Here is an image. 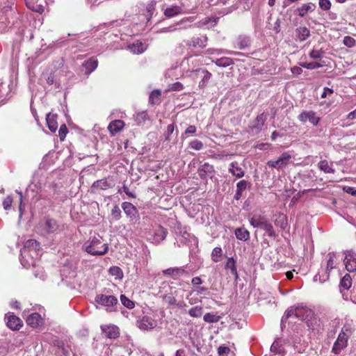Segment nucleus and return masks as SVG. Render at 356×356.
I'll list each match as a JSON object with an SVG mask.
<instances>
[{
	"mask_svg": "<svg viewBox=\"0 0 356 356\" xmlns=\"http://www.w3.org/2000/svg\"><path fill=\"white\" fill-rule=\"evenodd\" d=\"M120 300L122 304L127 309H131L135 307V303L125 295L122 294L120 296Z\"/></svg>",
	"mask_w": 356,
	"mask_h": 356,
	"instance_id": "53",
	"label": "nucleus"
},
{
	"mask_svg": "<svg viewBox=\"0 0 356 356\" xmlns=\"http://www.w3.org/2000/svg\"><path fill=\"white\" fill-rule=\"evenodd\" d=\"M270 351L276 354H281L284 352V347L280 339H277L270 346Z\"/></svg>",
	"mask_w": 356,
	"mask_h": 356,
	"instance_id": "48",
	"label": "nucleus"
},
{
	"mask_svg": "<svg viewBox=\"0 0 356 356\" xmlns=\"http://www.w3.org/2000/svg\"><path fill=\"white\" fill-rule=\"evenodd\" d=\"M198 175L201 179L212 178L215 175V170L213 165L206 162L201 165L197 170Z\"/></svg>",
	"mask_w": 356,
	"mask_h": 356,
	"instance_id": "14",
	"label": "nucleus"
},
{
	"mask_svg": "<svg viewBox=\"0 0 356 356\" xmlns=\"http://www.w3.org/2000/svg\"><path fill=\"white\" fill-rule=\"evenodd\" d=\"M266 120V115L264 113L258 115L254 120L250 122L249 131L253 134H259L262 130Z\"/></svg>",
	"mask_w": 356,
	"mask_h": 356,
	"instance_id": "9",
	"label": "nucleus"
},
{
	"mask_svg": "<svg viewBox=\"0 0 356 356\" xmlns=\"http://www.w3.org/2000/svg\"><path fill=\"white\" fill-rule=\"evenodd\" d=\"M250 186L251 184L249 181L245 179L239 181L236 184V189L234 195V199L236 200H239L243 196V193Z\"/></svg>",
	"mask_w": 356,
	"mask_h": 356,
	"instance_id": "25",
	"label": "nucleus"
},
{
	"mask_svg": "<svg viewBox=\"0 0 356 356\" xmlns=\"http://www.w3.org/2000/svg\"><path fill=\"white\" fill-rule=\"evenodd\" d=\"M156 7V2L152 1L149 3H148L146 6V11L149 17H152L154 14Z\"/></svg>",
	"mask_w": 356,
	"mask_h": 356,
	"instance_id": "63",
	"label": "nucleus"
},
{
	"mask_svg": "<svg viewBox=\"0 0 356 356\" xmlns=\"http://www.w3.org/2000/svg\"><path fill=\"white\" fill-rule=\"evenodd\" d=\"M325 51L322 49H313L310 51L309 56V58L314 60L321 59L324 56Z\"/></svg>",
	"mask_w": 356,
	"mask_h": 356,
	"instance_id": "51",
	"label": "nucleus"
},
{
	"mask_svg": "<svg viewBox=\"0 0 356 356\" xmlns=\"http://www.w3.org/2000/svg\"><path fill=\"white\" fill-rule=\"evenodd\" d=\"M108 245L102 242L100 236H93L85 243L83 249L91 255H104L108 251Z\"/></svg>",
	"mask_w": 356,
	"mask_h": 356,
	"instance_id": "4",
	"label": "nucleus"
},
{
	"mask_svg": "<svg viewBox=\"0 0 356 356\" xmlns=\"http://www.w3.org/2000/svg\"><path fill=\"white\" fill-rule=\"evenodd\" d=\"M235 236L238 240L247 241L250 239V232L245 227H238L235 229Z\"/></svg>",
	"mask_w": 356,
	"mask_h": 356,
	"instance_id": "37",
	"label": "nucleus"
},
{
	"mask_svg": "<svg viewBox=\"0 0 356 356\" xmlns=\"http://www.w3.org/2000/svg\"><path fill=\"white\" fill-rule=\"evenodd\" d=\"M122 217V212L118 205H115L111 209V220L117 221Z\"/></svg>",
	"mask_w": 356,
	"mask_h": 356,
	"instance_id": "49",
	"label": "nucleus"
},
{
	"mask_svg": "<svg viewBox=\"0 0 356 356\" xmlns=\"http://www.w3.org/2000/svg\"><path fill=\"white\" fill-rule=\"evenodd\" d=\"M220 316L213 313H207L204 314L203 319L207 323H217L220 320Z\"/></svg>",
	"mask_w": 356,
	"mask_h": 356,
	"instance_id": "54",
	"label": "nucleus"
},
{
	"mask_svg": "<svg viewBox=\"0 0 356 356\" xmlns=\"http://www.w3.org/2000/svg\"><path fill=\"white\" fill-rule=\"evenodd\" d=\"M208 38L206 35L200 36H193L186 42V44L188 47L193 48H204L207 45Z\"/></svg>",
	"mask_w": 356,
	"mask_h": 356,
	"instance_id": "13",
	"label": "nucleus"
},
{
	"mask_svg": "<svg viewBox=\"0 0 356 356\" xmlns=\"http://www.w3.org/2000/svg\"><path fill=\"white\" fill-rule=\"evenodd\" d=\"M190 8H186L184 3H181V6L172 5L164 10V15L167 17H173L179 14L184 13L189 10Z\"/></svg>",
	"mask_w": 356,
	"mask_h": 356,
	"instance_id": "19",
	"label": "nucleus"
},
{
	"mask_svg": "<svg viewBox=\"0 0 356 356\" xmlns=\"http://www.w3.org/2000/svg\"><path fill=\"white\" fill-rule=\"evenodd\" d=\"M67 133V128L66 125L62 124L60 127V129L58 131V134H59L60 140H63L65 139Z\"/></svg>",
	"mask_w": 356,
	"mask_h": 356,
	"instance_id": "64",
	"label": "nucleus"
},
{
	"mask_svg": "<svg viewBox=\"0 0 356 356\" xmlns=\"http://www.w3.org/2000/svg\"><path fill=\"white\" fill-rule=\"evenodd\" d=\"M163 300L169 305L175 306L177 304L176 298L172 295H165L163 296Z\"/></svg>",
	"mask_w": 356,
	"mask_h": 356,
	"instance_id": "61",
	"label": "nucleus"
},
{
	"mask_svg": "<svg viewBox=\"0 0 356 356\" xmlns=\"http://www.w3.org/2000/svg\"><path fill=\"white\" fill-rule=\"evenodd\" d=\"M42 230L47 234H55L59 230V225L56 220L47 218L42 225Z\"/></svg>",
	"mask_w": 356,
	"mask_h": 356,
	"instance_id": "17",
	"label": "nucleus"
},
{
	"mask_svg": "<svg viewBox=\"0 0 356 356\" xmlns=\"http://www.w3.org/2000/svg\"><path fill=\"white\" fill-rule=\"evenodd\" d=\"M327 257H328V259L326 261V266L325 269L330 272L332 269L336 268V253L334 252H329Z\"/></svg>",
	"mask_w": 356,
	"mask_h": 356,
	"instance_id": "43",
	"label": "nucleus"
},
{
	"mask_svg": "<svg viewBox=\"0 0 356 356\" xmlns=\"http://www.w3.org/2000/svg\"><path fill=\"white\" fill-rule=\"evenodd\" d=\"M186 273L184 266L169 268L163 270L165 275L171 276L173 279L177 280Z\"/></svg>",
	"mask_w": 356,
	"mask_h": 356,
	"instance_id": "26",
	"label": "nucleus"
},
{
	"mask_svg": "<svg viewBox=\"0 0 356 356\" xmlns=\"http://www.w3.org/2000/svg\"><path fill=\"white\" fill-rule=\"evenodd\" d=\"M318 168L325 173H334L335 170L332 163H329L327 160H321L318 164Z\"/></svg>",
	"mask_w": 356,
	"mask_h": 356,
	"instance_id": "39",
	"label": "nucleus"
},
{
	"mask_svg": "<svg viewBox=\"0 0 356 356\" xmlns=\"http://www.w3.org/2000/svg\"><path fill=\"white\" fill-rule=\"evenodd\" d=\"M156 321L150 316H144L136 321L137 327L141 330H149L156 326Z\"/></svg>",
	"mask_w": 356,
	"mask_h": 356,
	"instance_id": "15",
	"label": "nucleus"
},
{
	"mask_svg": "<svg viewBox=\"0 0 356 356\" xmlns=\"http://www.w3.org/2000/svg\"><path fill=\"white\" fill-rule=\"evenodd\" d=\"M124 127V122L121 120H115L110 122L108 129L112 136L120 132Z\"/></svg>",
	"mask_w": 356,
	"mask_h": 356,
	"instance_id": "30",
	"label": "nucleus"
},
{
	"mask_svg": "<svg viewBox=\"0 0 356 356\" xmlns=\"http://www.w3.org/2000/svg\"><path fill=\"white\" fill-rule=\"evenodd\" d=\"M168 233L167 229L159 225L153 229V234L149 240L153 244L159 245L165 240Z\"/></svg>",
	"mask_w": 356,
	"mask_h": 356,
	"instance_id": "10",
	"label": "nucleus"
},
{
	"mask_svg": "<svg viewBox=\"0 0 356 356\" xmlns=\"http://www.w3.org/2000/svg\"><path fill=\"white\" fill-rule=\"evenodd\" d=\"M314 316V312L307 306L298 305L288 309L281 319V327L285 326L286 321L290 318H296L300 321H308Z\"/></svg>",
	"mask_w": 356,
	"mask_h": 356,
	"instance_id": "2",
	"label": "nucleus"
},
{
	"mask_svg": "<svg viewBox=\"0 0 356 356\" xmlns=\"http://www.w3.org/2000/svg\"><path fill=\"white\" fill-rule=\"evenodd\" d=\"M7 326L13 330H19L22 325V321L17 316L8 313L6 315Z\"/></svg>",
	"mask_w": 356,
	"mask_h": 356,
	"instance_id": "21",
	"label": "nucleus"
},
{
	"mask_svg": "<svg viewBox=\"0 0 356 356\" xmlns=\"http://www.w3.org/2000/svg\"><path fill=\"white\" fill-rule=\"evenodd\" d=\"M352 286V278L350 275L346 273L340 281L339 287L344 290H348Z\"/></svg>",
	"mask_w": 356,
	"mask_h": 356,
	"instance_id": "44",
	"label": "nucleus"
},
{
	"mask_svg": "<svg viewBox=\"0 0 356 356\" xmlns=\"http://www.w3.org/2000/svg\"><path fill=\"white\" fill-rule=\"evenodd\" d=\"M274 217L275 226L280 227L282 229H285L288 224L287 216L282 213H277L274 215Z\"/></svg>",
	"mask_w": 356,
	"mask_h": 356,
	"instance_id": "32",
	"label": "nucleus"
},
{
	"mask_svg": "<svg viewBox=\"0 0 356 356\" xmlns=\"http://www.w3.org/2000/svg\"><path fill=\"white\" fill-rule=\"evenodd\" d=\"M344 264L348 272L356 271V252L353 250H346L344 252Z\"/></svg>",
	"mask_w": 356,
	"mask_h": 356,
	"instance_id": "12",
	"label": "nucleus"
},
{
	"mask_svg": "<svg viewBox=\"0 0 356 356\" xmlns=\"http://www.w3.org/2000/svg\"><path fill=\"white\" fill-rule=\"evenodd\" d=\"M96 307H105L106 312H113L115 311V307L118 303V298L113 295L97 294L95 298Z\"/></svg>",
	"mask_w": 356,
	"mask_h": 356,
	"instance_id": "6",
	"label": "nucleus"
},
{
	"mask_svg": "<svg viewBox=\"0 0 356 356\" xmlns=\"http://www.w3.org/2000/svg\"><path fill=\"white\" fill-rule=\"evenodd\" d=\"M101 330L106 338L116 339L120 336L119 327L113 324L102 325Z\"/></svg>",
	"mask_w": 356,
	"mask_h": 356,
	"instance_id": "18",
	"label": "nucleus"
},
{
	"mask_svg": "<svg viewBox=\"0 0 356 356\" xmlns=\"http://www.w3.org/2000/svg\"><path fill=\"white\" fill-rule=\"evenodd\" d=\"M127 48L131 52L136 54H142L146 49L145 44L139 40H136V42L129 44L127 46Z\"/></svg>",
	"mask_w": 356,
	"mask_h": 356,
	"instance_id": "31",
	"label": "nucleus"
},
{
	"mask_svg": "<svg viewBox=\"0 0 356 356\" xmlns=\"http://www.w3.org/2000/svg\"><path fill=\"white\" fill-rule=\"evenodd\" d=\"M330 271L323 268L321 266V268L319 269L318 272L314 277V282H319L320 283H324L327 280H328L330 277Z\"/></svg>",
	"mask_w": 356,
	"mask_h": 356,
	"instance_id": "35",
	"label": "nucleus"
},
{
	"mask_svg": "<svg viewBox=\"0 0 356 356\" xmlns=\"http://www.w3.org/2000/svg\"><path fill=\"white\" fill-rule=\"evenodd\" d=\"M218 18L215 17H207L198 22V26L200 28L210 29L215 26Z\"/></svg>",
	"mask_w": 356,
	"mask_h": 356,
	"instance_id": "33",
	"label": "nucleus"
},
{
	"mask_svg": "<svg viewBox=\"0 0 356 356\" xmlns=\"http://www.w3.org/2000/svg\"><path fill=\"white\" fill-rule=\"evenodd\" d=\"M149 120V118L146 111L138 112L134 115V120L138 125L145 123L147 120Z\"/></svg>",
	"mask_w": 356,
	"mask_h": 356,
	"instance_id": "42",
	"label": "nucleus"
},
{
	"mask_svg": "<svg viewBox=\"0 0 356 356\" xmlns=\"http://www.w3.org/2000/svg\"><path fill=\"white\" fill-rule=\"evenodd\" d=\"M113 182L109 178H104L95 181L91 186L92 190H106L113 186Z\"/></svg>",
	"mask_w": 356,
	"mask_h": 356,
	"instance_id": "27",
	"label": "nucleus"
},
{
	"mask_svg": "<svg viewBox=\"0 0 356 356\" xmlns=\"http://www.w3.org/2000/svg\"><path fill=\"white\" fill-rule=\"evenodd\" d=\"M175 130V125L174 124H169L167 127V129L164 132L163 135L165 136V139L166 140H170V136L173 133Z\"/></svg>",
	"mask_w": 356,
	"mask_h": 356,
	"instance_id": "60",
	"label": "nucleus"
},
{
	"mask_svg": "<svg viewBox=\"0 0 356 356\" xmlns=\"http://www.w3.org/2000/svg\"><path fill=\"white\" fill-rule=\"evenodd\" d=\"M292 159V155L289 152H284L276 160H270L266 163L267 166L270 168L280 170L285 168Z\"/></svg>",
	"mask_w": 356,
	"mask_h": 356,
	"instance_id": "7",
	"label": "nucleus"
},
{
	"mask_svg": "<svg viewBox=\"0 0 356 356\" xmlns=\"http://www.w3.org/2000/svg\"><path fill=\"white\" fill-rule=\"evenodd\" d=\"M189 147L195 150H200L203 148V143L199 140H193L189 143Z\"/></svg>",
	"mask_w": 356,
	"mask_h": 356,
	"instance_id": "57",
	"label": "nucleus"
},
{
	"mask_svg": "<svg viewBox=\"0 0 356 356\" xmlns=\"http://www.w3.org/2000/svg\"><path fill=\"white\" fill-rule=\"evenodd\" d=\"M225 269L230 270V272H233L236 268V261L233 257H229L225 266Z\"/></svg>",
	"mask_w": 356,
	"mask_h": 356,
	"instance_id": "55",
	"label": "nucleus"
},
{
	"mask_svg": "<svg viewBox=\"0 0 356 356\" xmlns=\"http://www.w3.org/2000/svg\"><path fill=\"white\" fill-rule=\"evenodd\" d=\"M228 172L236 178H241L245 175V171L235 161L229 164Z\"/></svg>",
	"mask_w": 356,
	"mask_h": 356,
	"instance_id": "29",
	"label": "nucleus"
},
{
	"mask_svg": "<svg viewBox=\"0 0 356 356\" xmlns=\"http://www.w3.org/2000/svg\"><path fill=\"white\" fill-rule=\"evenodd\" d=\"M316 8V6L314 3H303L294 10V13L300 17H305L308 13L314 12Z\"/></svg>",
	"mask_w": 356,
	"mask_h": 356,
	"instance_id": "23",
	"label": "nucleus"
},
{
	"mask_svg": "<svg viewBox=\"0 0 356 356\" xmlns=\"http://www.w3.org/2000/svg\"><path fill=\"white\" fill-rule=\"evenodd\" d=\"M331 5L330 0H319L318 1L319 8L324 11L329 10L331 8Z\"/></svg>",
	"mask_w": 356,
	"mask_h": 356,
	"instance_id": "58",
	"label": "nucleus"
},
{
	"mask_svg": "<svg viewBox=\"0 0 356 356\" xmlns=\"http://www.w3.org/2000/svg\"><path fill=\"white\" fill-rule=\"evenodd\" d=\"M161 91L155 89L151 92L149 96V104L152 105H159L161 102Z\"/></svg>",
	"mask_w": 356,
	"mask_h": 356,
	"instance_id": "38",
	"label": "nucleus"
},
{
	"mask_svg": "<svg viewBox=\"0 0 356 356\" xmlns=\"http://www.w3.org/2000/svg\"><path fill=\"white\" fill-rule=\"evenodd\" d=\"M300 65L307 70H315L321 67L323 65L317 62L301 63Z\"/></svg>",
	"mask_w": 356,
	"mask_h": 356,
	"instance_id": "56",
	"label": "nucleus"
},
{
	"mask_svg": "<svg viewBox=\"0 0 356 356\" xmlns=\"http://www.w3.org/2000/svg\"><path fill=\"white\" fill-rule=\"evenodd\" d=\"M13 203V197L11 195L7 196L3 201V207L5 210L10 209Z\"/></svg>",
	"mask_w": 356,
	"mask_h": 356,
	"instance_id": "62",
	"label": "nucleus"
},
{
	"mask_svg": "<svg viewBox=\"0 0 356 356\" xmlns=\"http://www.w3.org/2000/svg\"><path fill=\"white\" fill-rule=\"evenodd\" d=\"M310 35V31L305 26H300L296 29V36L300 42L307 40Z\"/></svg>",
	"mask_w": 356,
	"mask_h": 356,
	"instance_id": "34",
	"label": "nucleus"
},
{
	"mask_svg": "<svg viewBox=\"0 0 356 356\" xmlns=\"http://www.w3.org/2000/svg\"><path fill=\"white\" fill-rule=\"evenodd\" d=\"M298 118L302 123L309 121L314 126H316L321 119L319 117L316 116V113L314 111H303L299 114Z\"/></svg>",
	"mask_w": 356,
	"mask_h": 356,
	"instance_id": "11",
	"label": "nucleus"
},
{
	"mask_svg": "<svg viewBox=\"0 0 356 356\" xmlns=\"http://www.w3.org/2000/svg\"><path fill=\"white\" fill-rule=\"evenodd\" d=\"M178 236L180 237L179 241H177V246L180 247L181 245H189L192 244L193 243H197V238L194 235L191 234L186 230H180L178 232H177Z\"/></svg>",
	"mask_w": 356,
	"mask_h": 356,
	"instance_id": "16",
	"label": "nucleus"
},
{
	"mask_svg": "<svg viewBox=\"0 0 356 356\" xmlns=\"http://www.w3.org/2000/svg\"><path fill=\"white\" fill-rule=\"evenodd\" d=\"M26 5L27 8L32 11L42 13L44 11V7L42 5L37 4L33 0H26Z\"/></svg>",
	"mask_w": 356,
	"mask_h": 356,
	"instance_id": "45",
	"label": "nucleus"
},
{
	"mask_svg": "<svg viewBox=\"0 0 356 356\" xmlns=\"http://www.w3.org/2000/svg\"><path fill=\"white\" fill-rule=\"evenodd\" d=\"M10 92V86L3 82L0 83V104H5L8 99V95Z\"/></svg>",
	"mask_w": 356,
	"mask_h": 356,
	"instance_id": "36",
	"label": "nucleus"
},
{
	"mask_svg": "<svg viewBox=\"0 0 356 356\" xmlns=\"http://www.w3.org/2000/svg\"><path fill=\"white\" fill-rule=\"evenodd\" d=\"M203 314V308L201 306H195L191 308L188 311V314L191 317L199 318Z\"/></svg>",
	"mask_w": 356,
	"mask_h": 356,
	"instance_id": "50",
	"label": "nucleus"
},
{
	"mask_svg": "<svg viewBox=\"0 0 356 356\" xmlns=\"http://www.w3.org/2000/svg\"><path fill=\"white\" fill-rule=\"evenodd\" d=\"M212 62H214L220 67H227L234 64V60L229 57H222L215 61L212 60Z\"/></svg>",
	"mask_w": 356,
	"mask_h": 356,
	"instance_id": "40",
	"label": "nucleus"
},
{
	"mask_svg": "<svg viewBox=\"0 0 356 356\" xmlns=\"http://www.w3.org/2000/svg\"><path fill=\"white\" fill-rule=\"evenodd\" d=\"M26 322L28 325L33 328L40 327L44 323V319L42 318L41 315L37 312L29 314L26 318Z\"/></svg>",
	"mask_w": 356,
	"mask_h": 356,
	"instance_id": "20",
	"label": "nucleus"
},
{
	"mask_svg": "<svg viewBox=\"0 0 356 356\" xmlns=\"http://www.w3.org/2000/svg\"><path fill=\"white\" fill-rule=\"evenodd\" d=\"M352 334L353 330L350 325H344L334 343L332 352L335 355H339L342 350L347 347L348 339Z\"/></svg>",
	"mask_w": 356,
	"mask_h": 356,
	"instance_id": "5",
	"label": "nucleus"
},
{
	"mask_svg": "<svg viewBox=\"0 0 356 356\" xmlns=\"http://www.w3.org/2000/svg\"><path fill=\"white\" fill-rule=\"evenodd\" d=\"M109 274L114 276L115 279L121 280L123 277V272L122 269L116 266L110 267L108 270Z\"/></svg>",
	"mask_w": 356,
	"mask_h": 356,
	"instance_id": "47",
	"label": "nucleus"
},
{
	"mask_svg": "<svg viewBox=\"0 0 356 356\" xmlns=\"http://www.w3.org/2000/svg\"><path fill=\"white\" fill-rule=\"evenodd\" d=\"M249 222L253 227L264 229L269 237L275 238L277 236L273 225L265 216L254 213L249 218Z\"/></svg>",
	"mask_w": 356,
	"mask_h": 356,
	"instance_id": "3",
	"label": "nucleus"
},
{
	"mask_svg": "<svg viewBox=\"0 0 356 356\" xmlns=\"http://www.w3.org/2000/svg\"><path fill=\"white\" fill-rule=\"evenodd\" d=\"M44 79L47 83L49 86L54 85L56 89L60 88V83L54 81V76L52 73L44 74L43 73L41 77V80Z\"/></svg>",
	"mask_w": 356,
	"mask_h": 356,
	"instance_id": "46",
	"label": "nucleus"
},
{
	"mask_svg": "<svg viewBox=\"0 0 356 356\" xmlns=\"http://www.w3.org/2000/svg\"><path fill=\"white\" fill-rule=\"evenodd\" d=\"M98 66V60L95 57H91L85 60L81 65V70L87 76L90 75Z\"/></svg>",
	"mask_w": 356,
	"mask_h": 356,
	"instance_id": "22",
	"label": "nucleus"
},
{
	"mask_svg": "<svg viewBox=\"0 0 356 356\" xmlns=\"http://www.w3.org/2000/svg\"><path fill=\"white\" fill-rule=\"evenodd\" d=\"M251 44V38L247 35H240L236 41V46L239 49L248 48Z\"/></svg>",
	"mask_w": 356,
	"mask_h": 356,
	"instance_id": "28",
	"label": "nucleus"
},
{
	"mask_svg": "<svg viewBox=\"0 0 356 356\" xmlns=\"http://www.w3.org/2000/svg\"><path fill=\"white\" fill-rule=\"evenodd\" d=\"M46 121L49 129L52 132H55L58 129V123L55 119V115L51 113L47 114Z\"/></svg>",
	"mask_w": 356,
	"mask_h": 356,
	"instance_id": "41",
	"label": "nucleus"
},
{
	"mask_svg": "<svg viewBox=\"0 0 356 356\" xmlns=\"http://www.w3.org/2000/svg\"><path fill=\"white\" fill-rule=\"evenodd\" d=\"M343 43L348 47H353L356 44V41L353 38L347 35L343 38Z\"/></svg>",
	"mask_w": 356,
	"mask_h": 356,
	"instance_id": "59",
	"label": "nucleus"
},
{
	"mask_svg": "<svg viewBox=\"0 0 356 356\" xmlns=\"http://www.w3.org/2000/svg\"><path fill=\"white\" fill-rule=\"evenodd\" d=\"M20 252V262L24 268L35 266L36 261L42 255L40 244L35 239H29L25 242Z\"/></svg>",
	"mask_w": 356,
	"mask_h": 356,
	"instance_id": "1",
	"label": "nucleus"
},
{
	"mask_svg": "<svg viewBox=\"0 0 356 356\" xmlns=\"http://www.w3.org/2000/svg\"><path fill=\"white\" fill-rule=\"evenodd\" d=\"M222 255V248L220 247H216L213 249L211 252V259L213 261L217 263L220 261V257Z\"/></svg>",
	"mask_w": 356,
	"mask_h": 356,
	"instance_id": "52",
	"label": "nucleus"
},
{
	"mask_svg": "<svg viewBox=\"0 0 356 356\" xmlns=\"http://www.w3.org/2000/svg\"><path fill=\"white\" fill-rule=\"evenodd\" d=\"M122 209L131 224L135 225L139 221L138 210L132 203L129 202H122Z\"/></svg>",
	"mask_w": 356,
	"mask_h": 356,
	"instance_id": "8",
	"label": "nucleus"
},
{
	"mask_svg": "<svg viewBox=\"0 0 356 356\" xmlns=\"http://www.w3.org/2000/svg\"><path fill=\"white\" fill-rule=\"evenodd\" d=\"M193 72H195L197 76H200L202 78L199 82V87L202 88H205L212 76L211 73L203 68H198Z\"/></svg>",
	"mask_w": 356,
	"mask_h": 356,
	"instance_id": "24",
	"label": "nucleus"
}]
</instances>
